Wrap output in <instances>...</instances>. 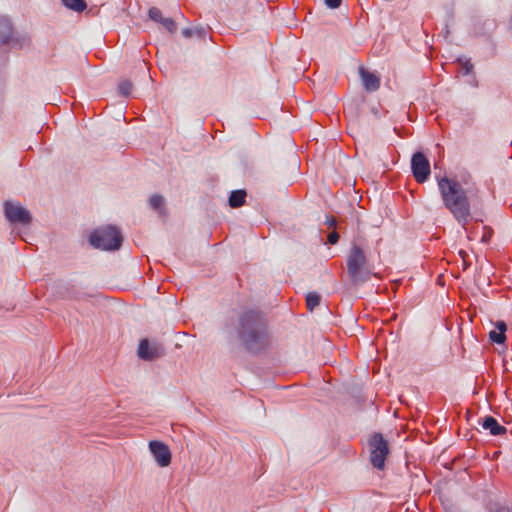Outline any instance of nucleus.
Listing matches in <instances>:
<instances>
[{"label":"nucleus","instance_id":"nucleus-1","mask_svg":"<svg viewBox=\"0 0 512 512\" xmlns=\"http://www.w3.org/2000/svg\"><path fill=\"white\" fill-rule=\"evenodd\" d=\"M438 187L445 207L465 227L470 218V203L462 185L447 177L438 180Z\"/></svg>","mask_w":512,"mask_h":512},{"label":"nucleus","instance_id":"nucleus-2","mask_svg":"<svg viewBox=\"0 0 512 512\" xmlns=\"http://www.w3.org/2000/svg\"><path fill=\"white\" fill-rule=\"evenodd\" d=\"M238 338L247 346L264 343L268 337L267 320L256 309L246 310L239 319Z\"/></svg>","mask_w":512,"mask_h":512},{"label":"nucleus","instance_id":"nucleus-3","mask_svg":"<svg viewBox=\"0 0 512 512\" xmlns=\"http://www.w3.org/2000/svg\"><path fill=\"white\" fill-rule=\"evenodd\" d=\"M347 271L354 284L366 282L371 276L377 277L372 273L365 251L357 244L352 245L348 254Z\"/></svg>","mask_w":512,"mask_h":512},{"label":"nucleus","instance_id":"nucleus-4","mask_svg":"<svg viewBox=\"0 0 512 512\" xmlns=\"http://www.w3.org/2000/svg\"><path fill=\"white\" fill-rule=\"evenodd\" d=\"M123 237L114 226H107L95 230L89 237L90 244L103 250H117L120 248Z\"/></svg>","mask_w":512,"mask_h":512},{"label":"nucleus","instance_id":"nucleus-5","mask_svg":"<svg viewBox=\"0 0 512 512\" xmlns=\"http://www.w3.org/2000/svg\"><path fill=\"white\" fill-rule=\"evenodd\" d=\"M370 448V462L373 467L383 469L385 460L389 453L387 441L381 433H374L368 440Z\"/></svg>","mask_w":512,"mask_h":512},{"label":"nucleus","instance_id":"nucleus-6","mask_svg":"<svg viewBox=\"0 0 512 512\" xmlns=\"http://www.w3.org/2000/svg\"><path fill=\"white\" fill-rule=\"evenodd\" d=\"M4 214L6 219L14 224L28 225L32 220L28 210L22 207L19 203L11 201H6L4 203Z\"/></svg>","mask_w":512,"mask_h":512},{"label":"nucleus","instance_id":"nucleus-7","mask_svg":"<svg viewBox=\"0 0 512 512\" xmlns=\"http://www.w3.org/2000/svg\"><path fill=\"white\" fill-rule=\"evenodd\" d=\"M411 169L415 180L424 183L430 175V162L422 152H416L411 159Z\"/></svg>","mask_w":512,"mask_h":512},{"label":"nucleus","instance_id":"nucleus-8","mask_svg":"<svg viewBox=\"0 0 512 512\" xmlns=\"http://www.w3.org/2000/svg\"><path fill=\"white\" fill-rule=\"evenodd\" d=\"M149 449L159 466L167 467L171 463V451L166 444L153 440L149 442Z\"/></svg>","mask_w":512,"mask_h":512},{"label":"nucleus","instance_id":"nucleus-9","mask_svg":"<svg viewBox=\"0 0 512 512\" xmlns=\"http://www.w3.org/2000/svg\"><path fill=\"white\" fill-rule=\"evenodd\" d=\"M359 74L366 91L374 92L380 88L381 80L377 74L366 70L364 67L359 68Z\"/></svg>","mask_w":512,"mask_h":512},{"label":"nucleus","instance_id":"nucleus-10","mask_svg":"<svg viewBox=\"0 0 512 512\" xmlns=\"http://www.w3.org/2000/svg\"><path fill=\"white\" fill-rule=\"evenodd\" d=\"M149 18L157 23L162 24V26L169 32L174 33L177 29V25L172 18L163 17L162 12L157 7H152L148 12Z\"/></svg>","mask_w":512,"mask_h":512},{"label":"nucleus","instance_id":"nucleus-11","mask_svg":"<svg viewBox=\"0 0 512 512\" xmlns=\"http://www.w3.org/2000/svg\"><path fill=\"white\" fill-rule=\"evenodd\" d=\"M480 424L484 430H488L493 436H499L507 432V428L499 424V422L492 416H485Z\"/></svg>","mask_w":512,"mask_h":512},{"label":"nucleus","instance_id":"nucleus-12","mask_svg":"<svg viewBox=\"0 0 512 512\" xmlns=\"http://www.w3.org/2000/svg\"><path fill=\"white\" fill-rule=\"evenodd\" d=\"M506 331V323L504 321H497L495 323V329L489 333V338L494 343L502 344L506 339Z\"/></svg>","mask_w":512,"mask_h":512},{"label":"nucleus","instance_id":"nucleus-13","mask_svg":"<svg viewBox=\"0 0 512 512\" xmlns=\"http://www.w3.org/2000/svg\"><path fill=\"white\" fill-rule=\"evenodd\" d=\"M12 36V26L9 19L0 17V42L8 43Z\"/></svg>","mask_w":512,"mask_h":512},{"label":"nucleus","instance_id":"nucleus-14","mask_svg":"<svg viewBox=\"0 0 512 512\" xmlns=\"http://www.w3.org/2000/svg\"><path fill=\"white\" fill-rule=\"evenodd\" d=\"M246 195L247 194L245 190L233 191L229 197V205L232 208L241 207L245 203Z\"/></svg>","mask_w":512,"mask_h":512},{"label":"nucleus","instance_id":"nucleus-15","mask_svg":"<svg viewBox=\"0 0 512 512\" xmlns=\"http://www.w3.org/2000/svg\"><path fill=\"white\" fill-rule=\"evenodd\" d=\"M63 4L77 12H82L86 9V3L84 0H62Z\"/></svg>","mask_w":512,"mask_h":512},{"label":"nucleus","instance_id":"nucleus-16","mask_svg":"<svg viewBox=\"0 0 512 512\" xmlns=\"http://www.w3.org/2000/svg\"><path fill=\"white\" fill-rule=\"evenodd\" d=\"M481 226H483L482 221L476 220L471 228L468 227V223L463 228L466 230L468 238L476 239L479 236V230H481Z\"/></svg>","mask_w":512,"mask_h":512},{"label":"nucleus","instance_id":"nucleus-17","mask_svg":"<svg viewBox=\"0 0 512 512\" xmlns=\"http://www.w3.org/2000/svg\"><path fill=\"white\" fill-rule=\"evenodd\" d=\"M321 297L316 292H311L306 296V305L308 310L313 311L320 304Z\"/></svg>","mask_w":512,"mask_h":512},{"label":"nucleus","instance_id":"nucleus-18","mask_svg":"<svg viewBox=\"0 0 512 512\" xmlns=\"http://www.w3.org/2000/svg\"><path fill=\"white\" fill-rule=\"evenodd\" d=\"M149 203L153 209L161 212L164 207V198L155 194L150 197Z\"/></svg>","mask_w":512,"mask_h":512},{"label":"nucleus","instance_id":"nucleus-19","mask_svg":"<svg viewBox=\"0 0 512 512\" xmlns=\"http://www.w3.org/2000/svg\"><path fill=\"white\" fill-rule=\"evenodd\" d=\"M457 61L465 75L470 74L473 71L474 65L470 59L459 58Z\"/></svg>","mask_w":512,"mask_h":512},{"label":"nucleus","instance_id":"nucleus-20","mask_svg":"<svg viewBox=\"0 0 512 512\" xmlns=\"http://www.w3.org/2000/svg\"><path fill=\"white\" fill-rule=\"evenodd\" d=\"M493 236V229L489 226L483 225L481 226V235L480 239L483 243H488Z\"/></svg>","mask_w":512,"mask_h":512},{"label":"nucleus","instance_id":"nucleus-21","mask_svg":"<svg viewBox=\"0 0 512 512\" xmlns=\"http://www.w3.org/2000/svg\"><path fill=\"white\" fill-rule=\"evenodd\" d=\"M132 87L133 85L130 81L124 80L119 84L118 89L121 95L128 96L132 91Z\"/></svg>","mask_w":512,"mask_h":512},{"label":"nucleus","instance_id":"nucleus-22","mask_svg":"<svg viewBox=\"0 0 512 512\" xmlns=\"http://www.w3.org/2000/svg\"><path fill=\"white\" fill-rule=\"evenodd\" d=\"M327 241L332 245L336 244L339 241V234L337 233L336 230H333L328 234Z\"/></svg>","mask_w":512,"mask_h":512},{"label":"nucleus","instance_id":"nucleus-23","mask_svg":"<svg viewBox=\"0 0 512 512\" xmlns=\"http://www.w3.org/2000/svg\"><path fill=\"white\" fill-rule=\"evenodd\" d=\"M137 352H149V341L147 339L140 341Z\"/></svg>","mask_w":512,"mask_h":512},{"label":"nucleus","instance_id":"nucleus-24","mask_svg":"<svg viewBox=\"0 0 512 512\" xmlns=\"http://www.w3.org/2000/svg\"><path fill=\"white\" fill-rule=\"evenodd\" d=\"M324 2L329 8L336 9L340 7L342 0H324Z\"/></svg>","mask_w":512,"mask_h":512},{"label":"nucleus","instance_id":"nucleus-25","mask_svg":"<svg viewBox=\"0 0 512 512\" xmlns=\"http://www.w3.org/2000/svg\"><path fill=\"white\" fill-rule=\"evenodd\" d=\"M139 358L144 361H154L159 354H138Z\"/></svg>","mask_w":512,"mask_h":512},{"label":"nucleus","instance_id":"nucleus-26","mask_svg":"<svg viewBox=\"0 0 512 512\" xmlns=\"http://www.w3.org/2000/svg\"><path fill=\"white\" fill-rule=\"evenodd\" d=\"M326 224L328 225L329 229L335 230L337 224L336 218L334 216L327 217Z\"/></svg>","mask_w":512,"mask_h":512},{"label":"nucleus","instance_id":"nucleus-27","mask_svg":"<svg viewBox=\"0 0 512 512\" xmlns=\"http://www.w3.org/2000/svg\"><path fill=\"white\" fill-rule=\"evenodd\" d=\"M495 512H512V510L507 506H499L496 508Z\"/></svg>","mask_w":512,"mask_h":512},{"label":"nucleus","instance_id":"nucleus-28","mask_svg":"<svg viewBox=\"0 0 512 512\" xmlns=\"http://www.w3.org/2000/svg\"><path fill=\"white\" fill-rule=\"evenodd\" d=\"M182 34L185 36V37H191L192 36V30L191 29H184L182 31Z\"/></svg>","mask_w":512,"mask_h":512}]
</instances>
